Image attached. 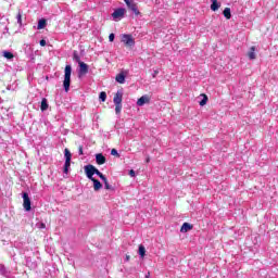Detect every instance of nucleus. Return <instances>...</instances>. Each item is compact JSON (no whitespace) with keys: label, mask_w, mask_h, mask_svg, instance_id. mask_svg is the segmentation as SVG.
Masks as SVG:
<instances>
[{"label":"nucleus","mask_w":278,"mask_h":278,"mask_svg":"<svg viewBox=\"0 0 278 278\" xmlns=\"http://www.w3.org/2000/svg\"><path fill=\"white\" fill-rule=\"evenodd\" d=\"M72 73H73V67L71 65H66L64 80H63V88H64L65 92H68V90H71V74Z\"/></svg>","instance_id":"nucleus-1"},{"label":"nucleus","mask_w":278,"mask_h":278,"mask_svg":"<svg viewBox=\"0 0 278 278\" xmlns=\"http://www.w3.org/2000/svg\"><path fill=\"white\" fill-rule=\"evenodd\" d=\"M113 103L115 105V114H121V110H123V91H117L114 94Z\"/></svg>","instance_id":"nucleus-2"},{"label":"nucleus","mask_w":278,"mask_h":278,"mask_svg":"<svg viewBox=\"0 0 278 278\" xmlns=\"http://www.w3.org/2000/svg\"><path fill=\"white\" fill-rule=\"evenodd\" d=\"M23 207L26 212H31V200L29 199V194L27 192L23 193Z\"/></svg>","instance_id":"nucleus-3"},{"label":"nucleus","mask_w":278,"mask_h":278,"mask_svg":"<svg viewBox=\"0 0 278 278\" xmlns=\"http://www.w3.org/2000/svg\"><path fill=\"white\" fill-rule=\"evenodd\" d=\"M125 12L126 10L124 8L116 9L112 13L113 20L117 22V21H121L122 18H125Z\"/></svg>","instance_id":"nucleus-4"},{"label":"nucleus","mask_w":278,"mask_h":278,"mask_svg":"<svg viewBox=\"0 0 278 278\" xmlns=\"http://www.w3.org/2000/svg\"><path fill=\"white\" fill-rule=\"evenodd\" d=\"M122 42H124L126 47H134V45H136V40H134L131 35H122Z\"/></svg>","instance_id":"nucleus-5"},{"label":"nucleus","mask_w":278,"mask_h":278,"mask_svg":"<svg viewBox=\"0 0 278 278\" xmlns=\"http://www.w3.org/2000/svg\"><path fill=\"white\" fill-rule=\"evenodd\" d=\"M85 173H86V175H87V177H88V179H94V166L93 165H86L85 166Z\"/></svg>","instance_id":"nucleus-6"},{"label":"nucleus","mask_w":278,"mask_h":278,"mask_svg":"<svg viewBox=\"0 0 278 278\" xmlns=\"http://www.w3.org/2000/svg\"><path fill=\"white\" fill-rule=\"evenodd\" d=\"M79 76L86 75L88 73V64L79 62Z\"/></svg>","instance_id":"nucleus-7"},{"label":"nucleus","mask_w":278,"mask_h":278,"mask_svg":"<svg viewBox=\"0 0 278 278\" xmlns=\"http://www.w3.org/2000/svg\"><path fill=\"white\" fill-rule=\"evenodd\" d=\"M149 101H151V99L149 98V96H142L141 98L138 99L137 105H138L139 108H142V105H144V103H149Z\"/></svg>","instance_id":"nucleus-8"},{"label":"nucleus","mask_w":278,"mask_h":278,"mask_svg":"<svg viewBox=\"0 0 278 278\" xmlns=\"http://www.w3.org/2000/svg\"><path fill=\"white\" fill-rule=\"evenodd\" d=\"M90 181L93 182V190L96 192H99V190H101V188H103V185L101 184V181L97 180L96 178H91Z\"/></svg>","instance_id":"nucleus-9"},{"label":"nucleus","mask_w":278,"mask_h":278,"mask_svg":"<svg viewBox=\"0 0 278 278\" xmlns=\"http://www.w3.org/2000/svg\"><path fill=\"white\" fill-rule=\"evenodd\" d=\"M127 8H129V10H131V12H134V14H136V16H138L140 14V11L138 10V5L134 1L131 3H129L127 5Z\"/></svg>","instance_id":"nucleus-10"},{"label":"nucleus","mask_w":278,"mask_h":278,"mask_svg":"<svg viewBox=\"0 0 278 278\" xmlns=\"http://www.w3.org/2000/svg\"><path fill=\"white\" fill-rule=\"evenodd\" d=\"M256 48L255 46H252L250 50L248 51V58L249 60H255L257 55L255 54Z\"/></svg>","instance_id":"nucleus-11"},{"label":"nucleus","mask_w":278,"mask_h":278,"mask_svg":"<svg viewBox=\"0 0 278 278\" xmlns=\"http://www.w3.org/2000/svg\"><path fill=\"white\" fill-rule=\"evenodd\" d=\"M191 229H192V225H190L189 223H184L180 228V232L188 233V231H191Z\"/></svg>","instance_id":"nucleus-12"},{"label":"nucleus","mask_w":278,"mask_h":278,"mask_svg":"<svg viewBox=\"0 0 278 278\" xmlns=\"http://www.w3.org/2000/svg\"><path fill=\"white\" fill-rule=\"evenodd\" d=\"M96 162L101 166L105 164L106 159L101 153H99V154H96Z\"/></svg>","instance_id":"nucleus-13"},{"label":"nucleus","mask_w":278,"mask_h":278,"mask_svg":"<svg viewBox=\"0 0 278 278\" xmlns=\"http://www.w3.org/2000/svg\"><path fill=\"white\" fill-rule=\"evenodd\" d=\"M211 10L213 12H216L220 8V3H218V0H211Z\"/></svg>","instance_id":"nucleus-14"},{"label":"nucleus","mask_w":278,"mask_h":278,"mask_svg":"<svg viewBox=\"0 0 278 278\" xmlns=\"http://www.w3.org/2000/svg\"><path fill=\"white\" fill-rule=\"evenodd\" d=\"M0 275H2V277H10V271H8L5 265H0Z\"/></svg>","instance_id":"nucleus-15"},{"label":"nucleus","mask_w":278,"mask_h":278,"mask_svg":"<svg viewBox=\"0 0 278 278\" xmlns=\"http://www.w3.org/2000/svg\"><path fill=\"white\" fill-rule=\"evenodd\" d=\"M115 81H117V84H125V74L123 73L117 74L115 77Z\"/></svg>","instance_id":"nucleus-16"},{"label":"nucleus","mask_w":278,"mask_h":278,"mask_svg":"<svg viewBox=\"0 0 278 278\" xmlns=\"http://www.w3.org/2000/svg\"><path fill=\"white\" fill-rule=\"evenodd\" d=\"M40 109H41V112H46V110H49V103L47 102V98H43L41 100Z\"/></svg>","instance_id":"nucleus-17"},{"label":"nucleus","mask_w":278,"mask_h":278,"mask_svg":"<svg viewBox=\"0 0 278 278\" xmlns=\"http://www.w3.org/2000/svg\"><path fill=\"white\" fill-rule=\"evenodd\" d=\"M45 27H47V20L45 18L39 20L37 29H45Z\"/></svg>","instance_id":"nucleus-18"},{"label":"nucleus","mask_w":278,"mask_h":278,"mask_svg":"<svg viewBox=\"0 0 278 278\" xmlns=\"http://www.w3.org/2000/svg\"><path fill=\"white\" fill-rule=\"evenodd\" d=\"M201 97H202V100L199 102V105H201V108H203V105H207L208 98L205 93H202Z\"/></svg>","instance_id":"nucleus-19"},{"label":"nucleus","mask_w":278,"mask_h":278,"mask_svg":"<svg viewBox=\"0 0 278 278\" xmlns=\"http://www.w3.org/2000/svg\"><path fill=\"white\" fill-rule=\"evenodd\" d=\"M3 58H5L7 60H14V54L10 51H3L2 52Z\"/></svg>","instance_id":"nucleus-20"},{"label":"nucleus","mask_w":278,"mask_h":278,"mask_svg":"<svg viewBox=\"0 0 278 278\" xmlns=\"http://www.w3.org/2000/svg\"><path fill=\"white\" fill-rule=\"evenodd\" d=\"M64 155H65V161L71 162L73 154H71V151L68 150V148H65Z\"/></svg>","instance_id":"nucleus-21"},{"label":"nucleus","mask_w":278,"mask_h":278,"mask_svg":"<svg viewBox=\"0 0 278 278\" xmlns=\"http://www.w3.org/2000/svg\"><path fill=\"white\" fill-rule=\"evenodd\" d=\"M223 14H224L225 18H227V20L231 18V9L226 8L224 10Z\"/></svg>","instance_id":"nucleus-22"},{"label":"nucleus","mask_w":278,"mask_h":278,"mask_svg":"<svg viewBox=\"0 0 278 278\" xmlns=\"http://www.w3.org/2000/svg\"><path fill=\"white\" fill-rule=\"evenodd\" d=\"M71 168V161H65L63 173L68 175V169Z\"/></svg>","instance_id":"nucleus-23"},{"label":"nucleus","mask_w":278,"mask_h":278,"mask_svg":"<svg viewBox=\"0 0 278 278\" xmlns=\"http://www.w3.org/2000/svg\"><path fill=\"white\" fill-rule=\"evenodd\" d=\"M104 184V188L105 190H114V187H112V185H110V182L108 181V178H104V180H102Z\"/></svg>","instance_id":"nucleus-24"},{"label":"nucleus","mask_w":278,"mask_h":278,"mask_svg":"<svg viewBox=\"0 0 278 278\" xmlns=\"http://www.w3.org/2000/svg\"><path fill=\"white\" fill-rule=\"evenodd\" d=\"M146 253H147V249H144V245L140 244L139 245V255H140V257H144Z\"/></svg>","instance_id":"nucleus-25"},{"label":"nucleus","mask_w":278,"mask_h":278,"mask_svg":"<svg viewBox=\"0 0 278 278\" xmlns=\"http://www.w3.org/2000/svg\"><path fill=\"white\" fill-rule=\"evenodd\" d=\"M99 99L104 103L105 99H108V93H105V91H101Z\"/></svg>","instance_id":"nucleus-26"},{"label":"nucleus","mask_w":278,"mask_h":278,"mask_svg":"<svg viewBox=\"0 0 278 278\" xmlns=\"http://www.w3.org/2000/svg\"><path fill=\"white\" fill-rule=\"evenodd\" d=\"M18 25H23V13L21 11L16 15Z\"/></svg>","instance_id":"nucleus-27"},{"label":"nucleus","mask_w":278,"mask_h":278,"mask_svg":"<svg viewBox=\"0 0 278 278\" xmlns=\"http://www.w3.org/2000/svg\"><path fill=\"white\" fill-rule=\"evenodd\" d=\"M73 60L79 64L81 62V58H79V54L77 52H74Z\"/></svg>","instance_id":"nucleus-28"},{"label":"nucleus","mask_w":278,"mask_h":278,"mask_svg":"<svg viewBox=\"0 0 278 278\" xmlns=\"http://www.w3.org/2000/svg\"><path fill=\"white\" fill-rule=\"evenodd\" d=\"M111 155H114L115 157H121V154L118 153V151L116 149L111 150Z\"/></svg>","instance_id":"nucleus-29"},{"label":"nucleus","mask_w":278,"mask_h":278,"mask_svg":"<svg viewBox=\"0 0 278 278\" xmlns=\"http://www.w3.org/2000/svg\"><path fill=\"white\" fill-rule=\"evenodd\" d=\"M38 229H46L47 225L45 223L37 224Z\"/></svg>","instance_id":"nucleus-30"},{"label":"nucleus","mask_w":278,"mask_h":278,"mask_svg":"<svg viewBox=\"0 0 278 278\" xmlns=\"http://www.w3.org/2000/svg\"><path fill=\"white\" fill-rule=\"evenodd\" d=\"M114 38H115L114 33H111L110 36H109L110 42H114Z\"/></svg>","instance_id":"nucleus-31"},{"label":"nucleus","mask_w":278,"mask_h":278,"mask_svg":"<svg viewBox=\"0 0 278 278\" xmlns=\"http://www.w3.org/2000/svg\"><path fill=\"white\" fill-rule=\"evenodd\" d=\"M39 45H40V47H47V40L41 39V40L39 41Z\"/></svg>","instance_id":"nucleus-32"},{"label":"nucleus","mask_w":278,"mask_h":278,"mask_svg":"<svg viewBox=\"0 0 278 278\" xmlns=\"http://www.w3.org/2000/svg\"><path fill=\"white\" fill-rule=\"evenodd\" d=\"M78 153L79 155H84V146L78 147Z\"/></svg>","instance_id":"nucleus-33"},{"label":"nucleus","mask_w":278,"mask_h":278,"mask_svg":"<svg viewBox=\"0 0 278 278\" xmlns=\"http://www.w3.org/2000/svg\"><path fill=\"white\" fill-rule=\"evenodd\" d=\"M98 177H100V179H102V181L105 180V178H106L105 175H103V173H101V172H100V174H98Z\"/></svg>","instance_id":"nucleus-34"},{"label":"nucleus","mask_w":278,"mask_h":278,"mask_svg":"<svg viewBox=\"0 0 278 278\" xmlns=\"http://www.w3.org/2000/svg\"><path fill=\"white\" fill-rule=\"evenodd\" d=\"M101 172L97 169V167H93V175H99Z\"/></svg>","instance_id":"nucleus-35"},{"label":"nucleus","mask_w":278,"mask_h":278,"mask_svg":"<svg viewBox=\"0 0 278 278\" xmlns=\"http://www.w3.org/2000/svg\"><path fill=\"white\" fill-rule=\"evenodd\" d=\"M101 172L97 169V167H93V175H99Z\"/></svg>","instance_id":"nucleus-36"},{"label":"nucleus","mask_w":278,"mask_h":278,"mask_svg":"<svg viewBox=\"0 0 278 278\" xmlns=\"http://www.w3.org/2000/svg\"><path fill=\"white\" fill-rule=\"evenodd\" d=\"M129 175H130L131 177H136V172H135L134 169H130V170H129Z\"/></svg>","instance_id":"nucleus-37"},{"label":"nucleus","mask_w":278,"mask_h":278,"mask_svg":"<svg viewBox=\"0 0 278 278\" xmlns=\"http://www.w3.org/2000/svg\"><path fill=\"white\" fill-rule=\"evenodd\" d=\"M124 1H125L126 5H129L132 2V0H124Z\"/></svg>","instance_id":"nucleus-38"},{"label":"nucleus","mask_w":278,"mask_h":278,"mask_svg":"<svg viewBox=\"0 0 278 278\" xmlns=\"http://www.w3.org/2000/svg\"><path fill=\"white\" fill-rule=\"evenodd\" d=\"M129 260H130V256L126 255V262H129Z\"/></svg>","instance_id":"nucleus-39"},{"label":"nucleus","mask_w":278,"mask_h":278,"mask_svg":"<svg viewBox=\"0 0 278 278\" xmlns=\"http://www.w3.org/2000/svg\"><path fill=\"white\" fill-rule=\"evenodd\" d=\"M146 162H147V163H150V162H151V159H150V157H148V159L146 160Z\"/></svg>","instance_id":"nucleus-40"},{"label":"nucleus","mask_w":278,"mask_h":278,"mask_svg":"<svg viewBox=\"0 0 278 278\" xmlns=\"http://www.w3.org/2000/svg\"><path fill=\"white\" fill-rule=\"evenodd\" d=\"M157 75V71H154L153 77H155Z\"/></svg>","instance_id":"nucleus-41"},{"label":"nucleus","mask_w":278,"mask_h":278,"mask_svg":"<svg viewBox=\"0 0 278 278\" xmlns=\"http://www.w3.org/2000/svg\"><path fill=\"white\" fill-rule=\"evenodd\" d=\"M149 275H150V274L148 273V275H146V278H149Z\"/></svg>","instance_id":"nucleus-42"}]
</instances>
